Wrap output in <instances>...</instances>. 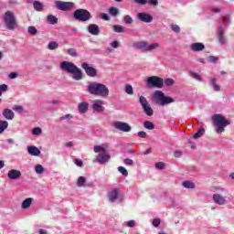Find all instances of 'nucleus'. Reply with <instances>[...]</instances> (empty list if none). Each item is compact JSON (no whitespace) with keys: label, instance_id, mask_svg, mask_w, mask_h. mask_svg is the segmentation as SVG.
<instances>
[{"label":"nucleus","instance_id":"obj_1","mask_svg":"<svg viewBox=\"0 0 234 234\" xmlns=\"http://www.w3.org/2000/svg\"><path fill=\"white\" fill-rule=\"evenodd\" d=\"M60 69L61 70L68 72V74H72V78L73 80H75V81H80V80H83V72L80 68H78V66H76L72 62L62 61L60 63Z\"/></svg>","mask_w":234,"mask_h":234},{"label":"nucleus","instance_id":"obj_2","mask_svg":"<svg viewBox=\"0 0 234 234\" xmlns=\"http://www.w3.org/2000/svg\"><path fill=\"white\" fill-rule=\"evenodd\" d=\"M87 90L93 96H101V98H107L109 96V88L100 82H90L87 86Z\"/></svg>","mask_w":234,"mask_h":234},{"label":"nucleus","instance_id":"obj_3","mask_svg":"<svg viewBox=\"0 0 234 234\" xmlns=\"http://www.w3.org/2000/svg\"><path fill=\"white\" fill-rule=\"evenodd\" d=\"M107 144L95 145L93 147L94 153H100L95 159V162L103 165V164H107L109 160H111V154L107 151Z\"/></svg>","mask_w":234,"mask_h":234},{"label":"nucleus","instance_id":"obj_4","mask_svg":"<svg viewBox=\"0 0 234 234\" xmlns=\"http://www.w3.org/2000/svg\"><path fill=\"white\" fill-rule=\"evenodd\" d=\"M211 120L218 134H222L225 131V127H228L230 123L222 114H214L211 117Z\"/></svg>","mask_w":234,"mask_h":234},{"label":"nucleus","instance_id":"obj_5","mask_svg":"<svg viewBox=\"0 0 234 234\" xmlns=\"http://www.w3.org/2000/svg\"><path fill=\"white\" fill-rule=\"evenodd\" d=\"M2 21L7 30H16L17 20L16 19L14 11H6L2 16Z\"/></svg>","mask_w":234,"mask_h":234},{"label":"nucleus","instance_id":"obj_6","mask_svg":"<svg viewBox=\"0 0 234 234\" xmlns=\"http://www.w3.org/2000/svg\"><path fill=\"white\" fill-rule=\"evenodd\" d=\"M153 100L161 107H165V105L175 102V99L165 96V93L162 90H155L153 94Z\"/></svg>","mask_w":234,"mask_h":234},{"label":"nucleus","instance_id":"obj_7","mask_svg":"<svg viewBox=\"0 0 234 234\" xmlns=\"http://www.w3.org/2000/svg\"><path fill=\"white\" fill-rule=\"evenodd\" d=\"M133 48L136 50H142L143 52H153L156 48H160L159 43L149 44L147 41H137L133 43Z\"/></svg>","mask_w":234,"mask_h":234},{"label":"nucleus","instance_id":"obj_8","mask_svg":"<svg viewBox=\"0 0 234 234\" xmlns=\"http://www.w3.org/2000/svg\"><path fill=\"white\" fill-rule=\"evenodd\" d=\"M73 17L76 21H80L85 23V21L90 20V12L87 11V9H77L73 12Z\"/></svg>","mask_w":234,"mask_h":234},{"label":"nucleus","instance_id":"obj_9","mask_svg":"<svg viewBox=\"0 0 234 234\" xmlns=\"http://www.w3.org/2000/svg\"><path fill=\"white\" fill-rule=\"evenodd\" d=\"M222 21H224L226 23V25L222 26L220 24L219 27H218V39L221 45H224V43H226V37H224V32L226 30V27H228V25H229V16H228V15L224 16L222 17Z\"/></svg>","mask_w":234,"mask_h":234},{"label":"nucleus","instance_id":"obj_10","mask_svg":"<svg viewBox=\"0 0 234 234\" xmlns=\"http://www.w3.org/2000/svg\"><path fill=\"white\" fill-rule=\"evenodd\" d=\"M147 87L154 89H162L164 87V79L158 76L149 77L146 80Z\"/></svg>","mask_w":234,"mask_h":234},{"label":"nucleus","instance_id":"obj_11","mask_svg":"<svg viewBox=\"0 0 234 234\" xmlns=\"http://www.w3.org/2000/svg\"><path fill=\"white\" fill-rule=\"evenodd\" d=\"M55 6L61 12H69L74 8L75 5L73 2L56 1Z\"/></svg>","mask_w":234,"mask_h":234},{"label":"nucleus","instance_id":"obj_12","mask_svg":"<svg viewBox=\"0 0 234 234\" xmlns=\"http://www.w3.org/2000/svg\"><path fill=\"white\" fill-rule=\"evenodd\" d=\"M114 129H117V131H122V133H131L133 128L129 123L123 122H116L113 124Z\"/></svg>","mask_w":234,"mask_h":234},{"label":"nucleus","instance_id":"obj_13","mask_svg":"<svg viewBox=\"0 0 234 234\" xmlns=\"http://www.w3.org/2000/svg\"><path fill=\"white\" fill-rule=\"evenodd\" d=\"M81 68L85 70L87 76H90V78H96L98 76V70L92 67H90L89 63H82Z\"/></svg>","mask_w":234,"mask_h":234},{"label":"nucleus","instance_id":"obj_14","mask_svg":"<svg viewBox=\"0 0 234 234\" xmlns=\"http://www.w3.org/2000/svg\"><path fill=\"white\" fill-rule=\"evenodd\" d=\"M92 109L95 112H103L105 107H103V101L97 99L92 101Z\"/></svg>","mask_w":234,"mask_h":234},{"label":"nucleus","instance_id":"obj_15","mask_svg":"<svg viewBox=\"0 0 234 234\" xmlns=\"http://www.w3.org/2000/svg\"><path fill=\"white\" fill-rule=\"evenodd\" d=\"M137 18L143 23H153V16L147 13H138Z\"/></svg>","mask_w":234,"mask_h":234},{"label":"nucleus","instance_id":"obj_16","mask_svg":"<svg viewBox=\"0 0 234 234\" xmlns=\"http://www.w3.org/2000/svg\"><path fill=\"white\" fill-rule=\"evenodd\" d=\"M9 180H19L21 178V171L17 169H11L7 173Z\"/></svg>","mask_w":234,"mask_h":234},{"label":"nucleus","instance_id":"obj_17","mask_svg":"<svg viewBox=\"0 0 234 234\" xmlns=\"http://www.w3.org/2000/svg\"><path fill=\"white\" fill-rule=\"evenodd\" d=\"M212 200L215 204H218V206H226V197H222L220 194H214Z\"/></svg>","mask_w":234,"mask_h":234},{"label":"nucleus","instance_id":"obj_18","mask_svg":"<svg viewBox=\"0 0 234 234\" xmlns=\"http://www.w3.org/2000/svg\"><path fill=\"white\" fill-rule=\"evenodd\" d=\"M88 32L91 34V36H100V27L96 24H90L88 27Z\"/></svg>","mask_w":234,"mask_h":234},{"label":"nucleus","instance_id":"obj_19","mask_svg":"<svg viewBox=\"0 0 234 234\" xmlns=\"http://www.w3.org/2000/svg\"><path fill=\"white\" fill-rule=\"evenodd\" d=\"M2 116L5 120H13L16 117V113H14V112L12 110L6 108V109L3 110Z\"/></svg>","mask_w":234,"mask_h":234},{"label":"nucleus","instance_id":"obj_20","mask_svg":"<svg viewBox=\"0 0 234 234\" xmlns=\"http://www.w3.org/2000/svg\"><path fill=\"white\" fill-rule=\"evenodd\" d=\"M27 153L31 156H39L41 154V151L39 150V148L34 145L27 146Z\"/></svg>","mask_w":234,"mask_h":234},{"label":"nucleus","instance_id":"obj_21","mask_svg":"<svg viewBox=\"0 0 234 234\" xmlns=\"http://www.w3.org/2000/svg\"><path fill=\"white\" fill-rule=\"evenodd\" d=\"M190 48L193 52H202L206 48V46L203 43L196 42L191 44Z\"/></svg>","mask_w":234,"mask_h":234},{"label":"nucleus","instance_id":"obj_22","mask_svg":"<svg viewBox=\"0 0 234 234\" xmlns=\"http://www.w3.org/2000/svg\"><path fill=\"white\" fill-rule=\"evenodd\" d=\"M118 197H120V192L118 189H113L108 194L110 202H116V200H118Z\"/></svg>","mask_w":234,"mask_h":234},{"label":"nucleus","instance_id":"obj_23","mask_svg":"<svg viewBox=\"0 0 234 234\" xmlns=\"http://www.w3.org/2000/svg\"><path fill=\"white\" fill-rule=\"evenodd\" d=\"M78 111L80 114H85L87 111H89V103L88 102H80L78 106Z\"/></svg>","mask_w":234,"mask_h":234},{"label":"nucleus","instance_id":"obj_24","mask_svg":"<svg viewBox=\"0 0 234 234\" xmlns=\"http://www.w3.org/2000/svg\"><path fill=\"white\" fill-rule=\"evenodd\" d=\"M33 201H34V198H32V197H28V198L25 199L21 205L22 209H28V207L30 206H32Z\"/></svg>","mask_w":234,"mask_h":234},{"label":"nucleus","instance_id":"obj_25","mask_svg":"<svg viewBox=\"0 0 234 234\" xmlns=\"http://www.w3.org/2000/svg\"><path fill=\"white\" fill-rule=\"evenodd\" d=\"M206 134V129L204 127L198 128L197 132L194 134L193 138L195 140H198V138H202Z\"/></svg>","mask_w":234,"mask_h":234},{"label":"nucleus","instance_id":"obj_26","mask_svg":"<svg viewBox=\"0 0 234 234\" xmlns=\"http://www.w3.org/2000/svg\"><path fill=\"white\" fill-rule=\"evenodd\" d=\"M182 186L186 189H195L197 187V185H195V183L188 181V180L183 181Z\"/></svg>","mask_w":234,"mask_h":234},{"label":"nucleus","instance_id":"obj_27","mask_svg":"<svg viewBox=\"0 0 234 234\" xmlns=\"http://www.w3.org/2000/svg\"><path fill=\"white\" fill-rule=\"evenodd\" d=\"M210 87H213L215 92H219L220 90V86L218 84H217V79L212 78L210 79Z\"/></svg>","mask_w":234,"mask_h":234},{"label":"nucleus","instance_id":"obj_28","mask_svg":"<svg viewBox=\"0 0 234 234\" xmlns=\"http://www.w3.org/2000/svg\"><path fill=\"white\" fill-rule=\"evenodd\" d=\"M33 7H34V10H36L37 12H43V9H44L43 4L39 1H35L33 3Z\"/></svg>","mask_w":234,"mask_h":234},{"label":"nucleus","instance_id":"obj_29","mask_svg":"<svg viewBox=\"0 0 234 234\" xmlns=\"http://www.w3.org/2000/svg\"><path fill=\"white\" fill-rule=\"evenodd\" d=\"M7 129L8 122L6 121L0 120V134H3Z\"/></svg>","mask_w":234,"mask_h":234},{"label":"nucleus","instance_id":"obj_30","mask_svg":"<svg viewBox=\"0 0 234 234\" xmlns=\"http://www.w3.org/2000/svg\"><path fill=\"white\" fill-rule=\"evenodd\" d=\"M144 112L145 113L146 116H153L154 114V112L153 111V108H151V105L144 106L143 108Z\"/></svg>","mask_w":234,"mask_h":234},{"label":"nucleus","instance_id":"obj_31","mask_svg":"<svg viewBox=\"0 0 234 234\" xmlns=\"http://www.w3.org/2000/svg\"><path fill=\"white\" fill-rule=\"evenodd\" d=\"M188 75L190 76V78H193V80H197V81H202V76H200V74H198L197 72L189 71Z\"/></svg>","mask_w":234,"mask_h":234},{"label":"nucleus","instance_id":"obj_32","mask_svg":"<svg viewBox=\"0 0 234 234\" xmlns=\"http://www.w3.org/2000/svg\"><path fill=\"white\" fill-rule=\"evenodd\" d=\"M48 50H58L59 48V44L56 41H51L48 45Z\"/></svg>","mask_w":234,"mask_h":234},{"label":"nucleus","instance_id":"obj_33","mask_svg":"<svg viewBox=\"0 0 234 234\" xmlns=\"http://www.w3.org/2000/svg\"><path fill=\"white\" fill-rule=\"evenodd\" d=\"M124 92H126V94H129V96H133L134 94V90L133 89V86L131 84H126L124 86Z\"/></svg>","mask_w":234,"mask_h":234},{"label":"nucleus","instance_id":"obj_34","mask_svg":"<svg viewBox=\"0 0 234 234\" xmlns=\"http://www.w3.org/2000/svg\"><path fill=\"white\" fill-rule=\"evenodd\" d=\"M86 183H87V179L84 176H80L77 180L78 187H85Z\"/></svg>","mask_w":234,"mask_h":234},{"label":"nucleus","instance_id":"obj_35","mask_svg":"<svg viewBox=\"0 0 234 234\" xmlns=\"http://www.w3.org/2000/svg\"><path fill=\"white\" fill-rule=\"evenodd\" d=\"M47 21L49 23V25H57L58 17L54 16L53 15H49L47 17Z\"/></svg>","mask_w":234,"mask_h":234},{"label":"nucleus","instance_id":"obj_36","mask_svg":"<svg viewBox=\"0 0 234 234\" xmlns=\"http://www.w3.org/2000/svg\"><path fill=\"white\" fill-rule=\"evenodd\" d=\"M112 28L117 34H122V32H125V28H123L121 25H114Z\"/></svg>","mask_w":234,"mask_h":234},{"label":"nucleus","instance_id":"obj_37","mask_svg":"<svg viewBox=\"0 0 234 234\" xmlns=\"http://www.w3.org/2000/svg\"><path fill=\"white\" fill-rule=\"evenodd\" d=\"M144 129H148V131H153L154 130V123L152 122L146 121L144 122Z\"/></svg>","mask_w":234,"mask_h":234},{"label":"nucleus","instance_id":"obj_38","mask_svg":"<svg viewBox=\"0 0 234 234\" xmlns=\"http://www.w3.org/2000/svg\"><path fill=\"white\" fill-rule=\"evenodd\" d=\"M109 14L111 16H112L113 17H116V16H118V14H120V10L117 7H110Z\"/></svg>","mask_w":234,"mask_h":234},{"label":"nucleus","instance_id":"obj_39","mask_svg":"<svg viewBox=\"0 0 234 234\" xmlns=\"http://www.w3.org/2000/svg\"><path fill=\"white\" fill-rule=\"evenodd\" d=\"M139 101H140L143 109L144 107H147V105H149V101H147V99L145 97H144V96H141L139 98Z\"/></svg>","mask_w":234,"mask_h":234},{"label":"nucleus","instance_id":"obj_40","mask_svg":"<svg viewBox=\"0 0 234 234\" xmlns=\"http://www.w3.org/2000/svg\"><path fill=\"white\" fill-rule=\"evenodd\" d=\"M35 171L37 175H43V173L45 172V168L41 165H37L35 166Z\"/></svg>","mask_w":234,"mask_h":234},{"label":"nucleus","instance_id":"obj_41","mask_svg":"<svg viewBox=\"0 0 234 234\" xmlns=\"http://www.w3.org/2000/svg\"><path fill=\"white\" fill-rule=\"evenodd\" d=\"M27 32L31 35V36H36L37 34V28H36V27L34 26H29L27 27Z\"/></svg>","mask_w":234,"mask_h":234},{"label":"nucleus","instance_id":"obj_42","mask_svg":"<svg viewBox=\"0 0 234 234\" xmlns=\"http://www.w3.org/2000/svg\"><path fill=\"white\" fill-rule=\"evenodd\" d=\"M123 21L126 25H133V17H131L129 15L123 16Z\"/></svg>","mask_w":234,"mask_h":234},{"label":"nucleus","instance_id":"obj_43","mask_svg":"<svg viewBox=\"0 0 234 234\" xmlns=\"http://www.w3.org/2000/svg\"><path fill=\"white\" fill-rule=\"evenodd\" d=\"M164 83L166 87H171L175 85V80L168 78L165 80Z\"/></svg>","mask_w":234,"mask_h":234},{"label":"nucleus","instance_id":"obj_44","mask_svg":"<svg viewBox=\"0 0 234 234\" xmlns=\"http://www.w3.org/2000/svg\"><path fill=\"white\" fill-rule=\"evenodd\" d=\"M68 54H69V56H71L72 58H77L78 57V51H76L75 48H69L68 49Z\"/></svg>","mask_w":234,"mask_h":234},{"label":"nucleus","instance_id":"obj_45","mask_svg":"<svg viewBox=\"0 0 234 234\" xmlns=\"http://www.w3.org/2000/svg\"><path fill=\"white\" fill-rule=\"evenodd\" d=\"M118 171L119 173H122L124 176H129V172L127 171V169H125V167L119 166Z\"/></svg>","mask_w":234,"mask_h":234},{"label":"nucleus","instance_id":"obj_46","mask_svg":"<svg viewBox=\"0 0 234 234\" xmlns=\"http://www.w3.org/2000/svg\"><path fill=\"white\" fill-rule=\"evenodd\" d=\"M170 28L176 34H180V27L178 25H171Z\"/></svg>","mask_w":234,"mask_h":234},{"label":"nucleus","instance_id":"obj_47","mask_svg":"<svg viewBox=\"0 0 234 234\" xmlns=\"http://www.w3.org/2000/svg\"><path fill=\"white\" fill-rule=\"evenodd\" d=\"M42 131H41V128L39 127H35L33 130H32V134H34L35 136H39V134H41Z\"/></svg>","mask_w":234,"mask_h":234},{"label":"nucleus","instance_id":"obj_48","mask_svg":"<svg viewBox=\"0 0 234 234\" xmlns=\"http://www.w3.org/2000/svg\"><path fill=\"white\" fill-rule=\"evenodd\" d=\"M161 222H162V220L157 218L152 221V224H153L154 228H158V226H160Z\"/></svg>","mask_w":234,"mask_h":234},{"label":"nucleus","instance_id":"obj_49","mask_svg":"<svg viewBox=\"0 0 234 234\" xmlns=\"http://www.w3.org/2000/svg\"><path fill=\"white\" fill-rule=\"evenodd\" d=\"M207 59L209 63H217V61H218V57L209 56Z\"/></svg>","mask_w":234,"mask_h":234},{"label":"nucleus","instance_id":"obj_50","mask_svg":"<svg viewBox=\"0 0 234 234\" xmlns=\"http://www.w3.org/2000/svg\"><path fill=\"white\" fill-rule=\"evenodd\" d=\"M146 3L151 6H158V0H146Z\"/></svg>","mask_w":234,"mask_h":234},{"label":"nucleus","instance_id":"obj_51","mask_svg":"<svg viewBox=\"0 0 234 234\" xmlns=\"http://www.w3.org/2000/svg\"><path fill=\"white\" fill-rule=\"evenodd\" d=\"M127 228H134L136 226V221L134 220H129L126 222Z\"/></svg>","mask_w":234,"mask_h":234},{"label":"nucleus","instance_id":"obj_52","mask_svg":"<svg viewBox=\"0 0 234 234\" xmlns=\"http://www.w3.org/2000/svg\"><path fill=\"white\" fill-rule=\"evenodd\" d=\"M155 167H156V169H160V170L165 169V164H164L162 162H158L155 164Z\"/></svg>","mask_w":234,"mask_h":234},{"label":"nucleus","instance_id":"obj_53","mask_svg":"<svg viewBox=\"0 0 234 234\" xmlns=\"http://www.w3.org/2000/svg\"><path fill=\"white\" fill-rule=\"evenodd\" d=\"M63 120H72V114L68 113V114L60 117V122H63Z\"/></svg>","mask_w":234,"mask_h":234},{"label":"nucleus","instance_id":"obj_54","mask_svg":"<svg viewBox=\"0 0 234 234\" xmlns=\"http://www.w3.org/2000/svg\"><path fill=\"white\" fill-rule=\"evenodd\" d=\"M137 136H139V138H147V133L140 131L137 133Z\"/></svg>","mask_w":234,"mask_h":234},{"label":"nucleus","instance_id":"obj_55","mask_svg":"<svg viewBox=\"0 0 234 234\" xmlns=\"http://www.w3.org/2000/svg\"><path fill=\"white\" fill-rule=\"evenodd\" d=\"M74 164L78 166V167H83V161L80 160V159H75L74 160Z\"/></svg>","mask_w":234,"mask_h":234},{"label":"nucleus","instance_id":"obj_56","mask_svg":"<svg viewBox=\"0 0 234 234\" xmlns=\"http://www.w3.org/2000/svg\"><path fill=\"white\" fill-rule=\"evenodd\" d=\"M124 164L125 165H133L134 164V161H133V159L125 158Z\"/></svg>","mask_w":234,"mask_h":234},{"label":"nucleus","instance_id":"obj_57","mask_svg":"<svg viewBox=\"0 0 234 234\" xmlns=\"http://www.w3.org/2000/svg\"><path fill=\"white\" fill-rule=\"evenodd\" d=\"M0 90L2 92H6V90H8V85H6V84L0 85Z\"/></svg>","mask_w":234,"mask_h":234},{"label":"nucleus","instance_id":"obj_58","mask_svg":"<svg viewBox=\"0 0 234 234\" xmlns=\"http://www.w3.org/2000/svg\"><path fill=\"white\" fill-rule=\"evenodd\" d=\"M17 76H18L17 72H11L8 75V78H9V80H16V78H17Z\"/></svg>","mask_w":234,"mask_h":234},{"label":"nucleus","instance_id":"obj_59","mask_svg":"<svg viewBox=\"0 0 234 234\" xmlns=\"http://www.w3.org/2000/svg\"><path fill=\"white\" fill-rule=\"evenodd\" d=\"M13 111H16V112H23L24 109L23 106H15Z\"/></svg>","mask_w":234,"mask_h":234},{"label":"nucleus","instance_id":"obj_60","mask_svg":"<svg viewBox=\"0 0 234 234\" xmlns=\"http://www.w3.org/2000/svg\"><path fill=\"white\" fill-rule=\"evenodd\" d=\"M134 3H136L137 5H145L147 4V0H133Z\"/></svg>","mask_w":234,"mask_h":234},{"label":"nucleus","instance_id":"obj_61","mask_svg":"<svg viewBox=\"0 0 234 234\" xmlns=\"http://www.w3.org/2000/svg\"><path fill=\"white\" fill-rule=\"evenodd\" d=\"M101 19H103L104 21H109V19H111V17H109V15L106 14V13H102V14L101 15Z\"/></svg>","mask_w":234,"mask_h":234},{"label":"nucleus","instance_id":"obj_62","mask_svg":"<svg viewBox=\"0 0 234 234\" xmlns=\"http://www.w3.org/2000/svg\"><path fill=\"white\" fill-rule=\"evenodd\" d=\"M111 47H112V48H118L120 47V43L114 40L113 42H112Z\"/></svg>","mask_w":234,"mask_h":234},{"label":"nucleus","instance_id":"obj_63","mask_svg":"<svg viewBox=\"0 0 234 234\" xmlns=\"http://www.w3.org/2000/svg\"><path fill=\"white\" fill-rule=\"evenodd\" d=\"M175 158H180L182 156V151L174 152Z\"/></svg>","mask_w":234,"mask_h":234},{"label":"nucleus","instance_id":"obj_64","mask_svg":"<svg viewBox=\"0 0 234 234\" xmlns=\"http://www.w3.org/2000/svg\"><path fill=\"white\" fill-rule=\"evenodd\" d=\"M52 105H61V103H63L61 101L59 100H53L51 101Z\"/></svg>","mask_w":234,"mask_h":234}]
</instances>
